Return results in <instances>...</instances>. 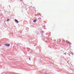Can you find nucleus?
Here are the masks:
<instances>
[{"label":"nucleus","mask_w":74,"mask_h":74,"mask_svg":"<svg viewBox=\"0 0 74 74\" xmlns=\"http://www.w3.org/2000/svg\"><path fill=\"white\" fill-rule=\"evenodd\" d=\"M4 45L6 46V47H9V46L10 45L8 44H5Z\"/></svg>","instance_id":"1"},{"label":"nucleus","mask_w":74,"mask_h":74,"mask_svg":"<svg viewBox=\"0 0 74 74\" xmlns=\"http://www.w3.org/2000/svg\"><path fill=\"white\" fill-rule=\"evenodd\" d=\"M15 22H16L17 23H19V22H18V20H17L16 19H15Z\"/></svg>","instance_id":"2"},{"label":"nucleus","mask_w":74,"mask_h":74,"mask_svg":"<svg viewBox=\"0 0 74 74\" xmlns=\"http://www.w3.org/2000/svg\"><path fill=\"white\" fill-rule=\"evenodd\" d=\"M37 21V20H35L34 21H33L35 23H36V22Z\"/></svg>","instance_id":"3"},{"label":"nucleus","mask_w":74,"mask_h":74,"mask_svg":"<svg viewBox=\"0 0 74 74\" xmlns=\"http://www.w3.org/2000/svg\"><path fill=\"white\" fill-rule=\"evenodd\" d=\"M10 21V19H8L7 20V21L8 22V21Z\"/></svg>","instance_id":"4"},{"label":"nucleus","mask_w":74,"mask_h":74,"mask_svg":"<svg viewBox=\"0 0 74 74\" xmlns=\"http://www.w3.org/2000/svg\"><path fill=\"white\" fill-rule=\"evenodd\" d=\"M29 60H30V58H29Z\"/></svg>","instance_id":"5"},{"label":"nucleus","mask_w":74,"mask_h":74,"mask_svg":"<svg viewBox=\"0 0 74 74\" xmlns=\"http://www.w3.org/2000/svg\"><path fill=\"white\" fill-rule=\"evenodd\" d=\"M40 60H41V59H40Z\"/></svg>","instance_id":"6"},{"label":"nucleus","mask_w":74,"mask_h":74,"mask_svg":"<svg viewBox=\"0 0 74 74\" xmlns=\"http://www.w3.org/2000/svg\"><path fill=\"white\" fill-rule=\"evenodd\" d=\"M23 0H21L22 1Z\"/></svg>","instance_id":"7"}]
</instances>
